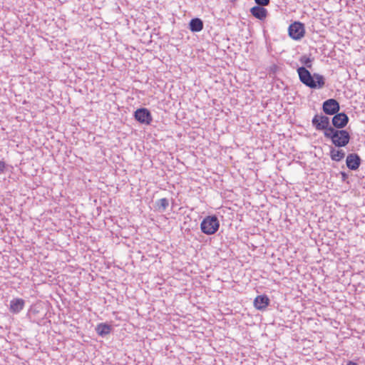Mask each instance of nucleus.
<instances>
[{
  "mask_svg": "<svg viewBox=\"0 0 365 365\" xmlns=\"http://www.w3.org/2000/svg\"><path fill=\"white\" fill-rule=\"evenodd\" d=\"M300 81L310 88H320L324 85V79L322 75L311 74L309 70H297Z\"/></svg>",
  "mask_w": 365,
  "mask_h": 365,
  "instance_id": "1",
  "label": "nucleus"
},
{
  "mask_svg": "<svg viewBox=\"0 0 365 365\" xmlns=\"http://www.w3.org/2000/svg\"><path fill=\"white\" fill-rule=\"evenodd\" d=\"M329 131V133H327L325 138L330 139L336 147H344L349 143L351 137L347 130L334 128Z\"/></svg>",
  "mask_w": 365,
  "mask_h": 365,
  "instance_id": "2",
  "label": "nucleus"
},
{
  "mask_svg": "<svg viewBox=\"0 0 365 365\" xmlns=\"http://www.w3.org/2000/svg\"><path fill=\"white\" fill-rule=\"evenodd\" d=\"M220 228V221L217 216L205 217L200 223L201 232L207 235H214Z\"/></svg>",
  "mask_w": 365,
  "mask_h": 365,
  "instance_id": "3",
  "label": "nucleus"
},
{
  "mask_svg": "<svg viewBox=\"0 0 365 365\" xmlns=\"http://www.w3.org/2000/svg\"><path fill=\"white\" fill-rule=\"evenodd\" d=\"M312 125L315 127L317 130H323L324 135L326 137L327 133H329L330 129H334L332 126H330L329 118L323 115H315L312 120Z\"/></svg>",
  "mask_w": 365,
  "mask_h": 365,
  "instance_id": "4",
  "label": "nucleus"
},
{
  "mask_svg": "<svg viewBox=\"0 0 365 365\" xmlns=\"http://www.w3.org/2000/svg\"><path fill=\"white\" fill-rule=\"evenodd\" d=\"M288 34L291 38L296 41L301 40L305 34L304 24L299 21H294L289 25Z\"/></svg>",
  "mask_w": 365,
  "mask_h": 365,
  "instance_id": "5",
  "label": "nucleus"
},
{
  "mask_svg": "<svg viewBox=\"0 0 365 365\" xmlns=\"http://www.w3.org/2000/svg\"><path fill=\"white\" fill-rule=\"evenodd\" d=\"M134 117L137 121L142 124L150 125L153 121V117L148 109L138 108L135 111Z\"/></svg>",
  "mask_w": 365,
  "mask_h": 365,
  "instance_id": "6",
  "label": "nucleus"
},
{
  "mask_svg": "<svg viewBox=\"0 0 365 365\" xmlns=\"http://www.w3.org/2000/svg\"><path fill=\"white\" fill-rule=\"evenodd\" d=\"M349 120V118L345 113H336L331 120L333 128L337 130H343L348 124Z\"/></svg>",
  "mask_w": 365,
  "mask_h": 365,
  "instance_id": "7",
  "label": "nucleus"
},
{
  "mask_svg": "<svg viewBox=\"0 0 365 365\" xmlns=\"http://www.w3.org/2000/svg\"><path fill=\"white\" fill-rule=\"evenodd\" d=\"M340 106L338 101L334 98L325 101L322 105V110L327 115H334L339 112Z\"/></svg>",
  "mask_w": 365,
  "mask_h": 365,
  "instance_id": "8",
  "label": "nucleus"
},
{
  "mask_svg": "<svg viewBox=\"0 0 365 365\" xmlns=\"http://www.w3.org/2000/svg\"><path fill=\"white\" fill-rule=\"evenodd\" d=\"M361 164V159L357 153H350L346 156V165L349 170H356Z\"/></svg>",
  "mask_w": 365,
  "mask_h": 365,
  "instance_id": "9",
  "label": "nucleus"
},
{
  "mask_svg": "<svg viewBox=\"0 0 365 365\" xmlns=\"http://www.w3.org/2000/svg\"><path fill=\"white\" fill-rule=\"evenodd\" d=\"M25 301L21 298H15L11 300L9 311L13 314L19 313L24 307Z\"/></svg>",
  "mask_w": 365,
  "mask_h": 365,
  "instance_id": "10",
  "label": "nucleus"
},
{
  "mask_svg": "<svg viewBox=\"0 0 365 365\" xmlns=\"http://www.w3.org/2000/svg\"><path fill=\"white\" fill-rule=\"evenodd\" d=\"M269 304V299L266 295H259L254 300V306L258 310H264Z\"/></svg>",
  "mask_w": 365,
  "mask_h": 365,
  "instance_id": "11",
  "label": "nucleus"
},
{
  "mask_svg": "<svg viewBox=\"0 0 365 365\" xmlns=\"http://www.w3.org/2000/svg\"><path fill=\"white\" fill-rule=\"evenodd\" d=\"M251 14L259 20H264L267 16V10L261 6H255L250 9Z\"/></svg>",
  "mask_w": 365,
  "mask_h": 365,
  "instance_id": "12",
  "label": "nucleus"
},
{
  "mask_svg": "<svg viewBox=\"0 0 365 365\" xmlns=\"http://www.w3.org/2000/svg\"><path fill=\"white\" fill-rule=\"evenodd\" d=\"M314 58L312 57L311 55H302L299 58L301 66L298 67L297 68H310L312 66V62L314 61Z\"/></svg>",
  "mask_w": 365,
  "mask_h": 365,
  "instance_id": "13",
  "label": "nucleus"
},
{
  "mask_svg": "<svg viewBox=\"0 0 365 365\" xmlns=\"http://www.w3.org/2000/svg\"><path fill=\"white\" fill-rule=\"evenodd\" d=\"M203 29V22L200 19L195 18L190 21V29L192 32H199Z\"/></svg>",
  "mask_w": 365,
  "mask_h": 365,
  "instance_id": "14",
  "label": "nucleus"
},
{
  "mask_svg": "<svg viewBox=\"0 0 365 365\" xmlns=\"http://www.w3.org/2000/svg\"><path fill=\"white\" fill-rule=\"evenodd\" d=\"M96 331L99 336H105L110 333L111 326L106 323H101L96 326Z\"/></svg>",
  "mask_w": 365,
  "mask_h": 365,
  "instance_id": "15",
  "label": "nucleus"
},
{
  "mask_svg": "<svg viewBox=\"0 0 365 365\" xmlns=\"http://www.w3.org/2000/svg\"><path fill=\"white\" fill-rule=\"evenodd\" d=\"M345 156V153L342 150H336L331 148L330 150V158L332 160L339 162Z\"/></svg>",
  "mask_w": 365,
  "mask_h": 365,
  "instance_id": "16",
  "label": "nucleus"
},
{
  "mask_svg": "<svg viewBox=\"0 0 365 365\" xmlns=\"http://www.w3.org/2000/svg\"><path fill=\"white\" fill-rule=\"evenodd\" d=\"M156 209L160 212H164L169 206V200L167 198H161L156 201Z\"/></svg>",
  "mask_w": 365,
  "mask_h": 365,
  "instance_id": "17",
  "label": "nucleus"
},
{
  "mask_svg": "<svg viewBox=\"0 0 365 365\" xmlns=\"http://www.w3.org/2000/svg\"><path fill=\"white\" fill-rule=\"evenodd\" d=\"M255 3L257 4V6H267L270 2V0H255Z\"/></svg>",
  "mask_w": 365,
  "mask_h": 365,
  "instance_id": "18",
  "label": "nucleus"
},
{
  "mask_svg": "<svg viewBox=\"0 0 365 365\" xmlns=\"http://www.w3.org/2000/svg\"><path fill=\"white\" fill-rule=\"evenodd\" d=\"M6 168V164L4 161H0V174H2L4 172Z\"/></svg>",
  "mask_w": 365,
  "mask_h": 365,
  "instance_id": "19",
  "label": "nucleus"
},
{
  "mask_svg": "<svg viewBox=\"0 0 365 365\" xmlns=\"http://www.w3.org/2000/svg\"><path fill=\"white\" fill-rule=\"evenodd\" d=\"M340 175L341 176L342 181H346L349 177L348 174L346 173L345 172H341Z\"/></svg>",
  "mask_w": 365,
  "mask_h": 365,
  "instance_id": "20",
  "label": "nucleus"
},
{
  "mask_svg": "<svg viewBox=\"0 0 365 365\" xmlns=\"http://www.w3.org/2000/svg\"><path fill=\"white\" fill-rule=\"evenodd\" d=\"M346 365H358L356 362L349 361Z\"/></svg>",
  "mask_w": 365,
  "mask_h": 365,
  "instance_id": "21",
  "label": "nucleus"
},
{
  "mask_svg": "<svg viewBox=\"0 0 365 365\" xmlns=\"http://www.w3.org/2000/svg\"><path fill=\"white\" fill-rule=\"evenodd\" d=\"M347 73H348V76L350 77L351 76V73H350L349 72H347Z\"/></svg>",
  "mask_w": 365,
  "mask_h": 365,
  "instance_id": "22",
  "label": "nucleus"
},
{
  "mask_svg": "<svg viewBox=\"0 0 365 365\" xmlns=\"http://www.w3.org/2000/svg\"><path fill=\"white\" fill-rule=\"evenodd\" d=\"M273 68H277L275 66H274ZM270 69H272V67H270Z\"/></svg>",
  "mask_w": 365,
  "mask_h": 365,
  "instance_id": "23",
  "label": "nucleus"
}]
</instances>
